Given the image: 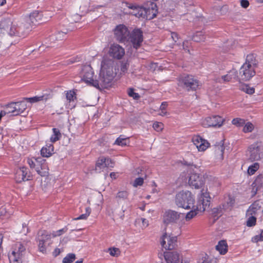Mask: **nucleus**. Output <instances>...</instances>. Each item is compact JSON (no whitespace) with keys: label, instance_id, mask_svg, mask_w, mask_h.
Instances as JSON below:
<instances>
[{"label":"nucleus","instance_id":"nucleus-1","mask_svg":"<svg viewBox=\"0 0 263 263\" xmlns=\"http://www.w3.org/2000/svg\"><path fill=\"white\" fill-rule=\"evenodd\" d=\"M92 68L89 65L83 66L80 73L82 80L88 85L99 89L106 88L116 74L114 61L110 59H103L98 79L94 80Z\"/></svg>","mask_w":263,"mask_h":263},{"label":"nucleus","instance_id":"nucleus-2","mask_svg":"<svg viewBox=\"0 0 263 263\" xmlns=\"http://www.w3.org/2000/svg\"><path fill=\"white\" fill-rule=\"evenodd\" d=\"M258 62L255 56L253 54H250L247 56L245 63L239 69V76L242 81H249L256 74V69L257 67Z\"/></svg>","mask_w":263,"mask_h":263},{"label":"nucleus","instance_id":"nucleus-3","mask_svg":"<svg viewBox=\"0 0 263 263\" xmlns=\"http://www.w3.org/2000/svg\"><path fill=\"white\" fill-rule=\"evenodd\" d=\"M27 254L25 246L21 242L13 244L8 253L10 263H23Z\"/></svg>","mask_w":263,"mask_h":263},{"label":"nucleus","instance_id":"nucleus-4","mask_svg":"<svg viewBox=\"0 0 263 263\" xmlns=\"http://www.w3.org/2000/svg\"><path fill=\"white\" fill-rule=\"evenodd\" d=\"M175 203L178 207L190 210L194 205V196L189 191H181L176 194Z\"/></svg>","mask_w":263,"mask_h":263},{"label":"nucleus","instance_id":"nucleus-5","mask_svg":"<svg viewBox=\"0 0 263 263\" xmlns=\"http://www.w3.org/2000/svg\"><path fill=\"white\" fill-rule=\"evenodd\" d=\"M248 159L251 161H259L263 158V144L256 141L249 146L246 152Z\"/></svg>","mask_w":263,"mask_h":263},{"label":"nucleus","instance_id":"nucleus-6","mask_svg":"<svg viewBox=\"0 0 263 263\" xmlns=\"http://www.w3.org/2000/svg\"><path fill=\"white\" fill-rule=\"evenodd\" d=\"M0 26L4 29L10 26L9 34L11 36H18L21 37L24 35L21 27L18 26L16 22L12 21V18L11 17H10V18L3 20L1 22Z\"/></svg>","mask_w":263,"mask_h":263},{"label":"nucleus","instance_id":"nucleus-7","mask_svg":"<svg viewBox=\"0 0 263 263\" xmlns=\"http://www.w3.org/2000/svg\"><path fill=\"white\" fill-rule=\"evenodd\" d=\"M156 4L151 3V7L147 8H140L138 12H135L133 14L138 17H143L146 20H151L154 18L157 13Z\"/></svg>","mask_w":263,"mask_h":263},{"label":"nucleus","instance_id":"nucleus-8","mask_svg":"<svg viewBox=\"0 0 263 263\" xmlns=\"http://www.w3.org/2000/svg\"><path fill=\"white\" fill-rule=\"evenodd\" d=\"M210 203L211 197L209 193L203 190L201 191L197 204L194 206L196 207L197 210L203 212L210 207Z\"/></svg>","mask_w":263,"mask_h":263},{"label":"nucleus","instance_id":"nucleus-9","mask_svg":"<svg viewBox=\"0 0 263 263\" xmlns=\"http://www.w3.org/2000/svg\"><path fill=\"white\" fill-rule=\"evenodd\" d=\"M235 200L233 197L230 195L224 197L223 201L221 205L218 207L214 208L212 210V212L216 216L221 215L223 211L231 209L234 205Z\"/></svg>","mask_w":263,"mask_h":263},{"label":"nucleus","instance_id":"nucleus-10","mask_svg":"<svg viewBox=\"0 0 263 263\" xmlns=\"http://www.w3.org/2000/svg\"><path fill=\"white\" fill-rule=\"evenodd\" d=\"M52 238L53 237L51 233L44 231L42 233L39 238L38 248L40 252L43 253H46L47 247L52 243Z\"/></svg>","mask_w":263,"mask_h":263},{"label":"nucleus","instance_id":"nucleus-11","mask_svg":"<svg viewBox=\"0 0 263 263\" xmlns=\"http://www.w3.org/2000/svg\"><path fill=\"white\" fill-rule=\"evenodd\" d=\"M177 240L176 236L165 233L161 236L160 242L165 249L173 250L176 246Z\"/></svg>","mask_w":263,"mask_h":263},{"label":"nucleus","instance_id":"nucleus-12","mask_svg":"<svg viewBox=\"0 0 263 263\" xmlns=\"http://www.w3.org/2000/svg\"><path fill=\"white\" fill-rule=\"evenodd\" d=\"M179 85L183 87L187 90H195L198 87L199 83L192 76H186L179 79Z\"/></svg>","mask_w":263,"mask_h":263},{"label":"nucleus","instance_id":"nucleus-13","mask_svg":"<svg viewBox=\"0 0 263 263\" xmlns=\"http://www.w3.org/2000/svg\"><path fill=\"white\" fill-rule=\"evenodd\" d=\"M115 38L119 42L127 41L129 35L128 28L124 25H119L114 30Z\"/></svg>","mask_w":263,"mask_h":263},{"label":"nucleus","instance_id":"nucleus-14","mask_svg":"<svg viewBox=\"0 0 263 263\" xmlns=\"http://www.w3.org/2000/svg\"><path fill=\"white\" fill-rule=\"evenodd\" d=\"M224 121V119L219 116H213L203 119L201 123L205 127L211 126L219 127L222 125Z\"/></svg>","mask_w":263,"mask_h":263},{"label":"nucleus","instance_id":"nucleus-15","mask_svg":"<svg viewBox=\"0 0 263 263\" xmlns=\"http://www.w3.org/2000/svg\"><path fill=\"white\" fill-rule=\"evenodd\" d=\"M127 41L132 43L134 48L138 49L141 45L143 38L142 32L139 29H134L127 39Z\"/></svg>","mask_w":263,"mask_h":263},{"label":"nucleus","instance_id":"nucleus-16","mask_svg":"<svg viewBox=\"0 0 263 263\" xmlns=\"http://www.w3.org/2000/svg\"><path fill=\"white\" fill-rule=\"evenodd\" d=\"M108 53L112 58L120 60L125 54V50L120 45L113 43L110 45L109 48Z\"/></svg>","mask_w":263,"mask_h":263},{"label":"nucleus","instance_id":"nucleus-17","mask_svg":"<svg viewBox=\"0 0 263 263\" xmlns=\"http://www.w3.org/2000/svg\"><path fill=\"white\" fill-rule=\"evenodd\" d=\"M192 142L196 147L198 152H204L210 146L208 140L203 139L199 135H194L192 137Z\"/></svg>","mask_w":263,"mask_h":263},{"label":"nucleus","instance_id":"nucleus-18","mask_svg":"<svg viewBox=\"0 0 263 263\" xmlns=\"http://www.w3.org/2000/svg\"><path fill=\"white\" fill-rule=\"evenodd\" d=\"M189 184L195 189H199L204 184L202 177L194 172H191L189 177Z\"/></svg>","mask_w":263,"mask_h":263},{"label":"nucleus","instance_id":"nucleus-19","mask_svg":"<svg viewBox=\"0 0 263 263\" xmlns=\"http://www.w3.org/2000/svg\"><path fill=\"white\" fill-rule=\"evenodd\" d=\"M180 214L173 211H166L163 216V221L166 224L177 222L180 218Z\"/></svg>","mask_w":263,"mask_h":263},{"label":"nucleus","instance_id":"nucleus-20","mask_svg":"<svg viewBox=\"0 0 263 263\" xmlns=\"http://www.w3.org/2000/svg\"><path fill=\"white\" fill-rule=\"evenodd\" d=\"M114 163L108 158L100 157L96 164V170L99 172L103 171L105 168L112 167Z\"/></svg>","mask_w":263,"mask_h":263},{"label":"nucleus","instance_id":"nucleus-21","mask_svg":"<svg viewBox=\"0 0 263 263\" xmlns=\"http://www.w3.org/2000/svg\"><path fill=\"white\" fill-rule=\"evenodd\" d=\"M35 160L37 162L35 171L37 174L41 176H47L49 170L46 160L41 158H37Z\"/></svg>","mask_w":263,"mask_h":263},{"label":"nucleus","instance_id":"nucleus-22","mask_svg":"<svg viewBox=\"0 0 263 263\" xmlns=\"http://www.w3.org/2000/svg\"><path fill=\"white\" fill-rule=\"evenodd\" d=\"M42 14L38 11H34L29 15L25 16V20L30 26L31 25H35L37 22L41 20Z\"/></svg>","mask_w":263,"mask_h":263},{"label":"nucleus","instance_id":"nucleus-23","mask_svg":"<svg viewBox=\"0 0 263 263\" xmlns=\"http://www.w3.org/2000/svg\"><path fill=\"white\" fill-rule=\"evenodd\" d=\"M28 169L25 167H22L16 171L15 179L17 182L20 183L22 181L30 179V176L27 175Z\"/></svg>","mask_w":263,"mask_h":263},{"label":"nucleus","instance_id":"nucleus-24","mask_svg":"<svg viewBox=\"0 0 263 263\" xmlns=\"http://www.w3.org/2000/svg\"><path fill=\"white\" fill-rule=\"evenodd\" d=\"M164 257L166 263H178L180 260L179 254L174 252H164Z\"/></svg>","mask_w":263,"mask_h":263},{"label":"nucleus","instance_id":"nucleus-25","mask_svg":"<svg viewBox=\"0 0 263 263\" xmlns=\"http://www.w3.org/2000/svg\"><path fill=\"white\" fill-rule=\"evenodd\" d=\"M52 95L51 93H45L41 96H37L31 98H27L25 99L31 103L39 101H47L51 99Z\"/></svg>","mask_w":263,"mask_h":263},{"label":"nucleus","instance_id":"nucleus-26","mask_svg":"<svg viewBox=\"0 0 263 263\" xmlns=\"http://www.w3.org/2000/svg\"><path fill=\"white\" fill-rule=\"evenodd\" d=\"M262 202L259 201H256L252 203L247 211V216L254 215L255 216L258 211L261 209Z\"/></svg>","mask_w":263,"mask_h":263},{"label":"nucleus","instance_id":"nucleus-27","mask_svg":"<svg viewBox=\"0 0 263 263\" xmlns=\"http://www.w3.org/2000/svg\"><path fill=\"white\" fill-rule=\"evenodd\" d=\"M237 77V72L235 69L231 70L228 74L221 76L217 79V81L219 83L228 82L232 79H236Z\"/></svg>","mask_w":263,"mask_h":263},{"label":"nucleus","instance_id":"nucleus-28","mask_svg":"<svg viewBox=\"0 0 263 263\" xmlns=\"http://www.w3.org/2000/svg\"><path fill=\"white\" fill-rule=\"evenodd\" d=\"M66 99L68 101V104L66 105L67 107L69 109H72L75 107L76 96L74 91L69 90L66 93Z\"/></svg>","mask_w":263,"mask_h":263},{"label":"nucleus","instance_id":"nucleus-29","mask_svg":"<svg viewBox=\"0 0 263 263\" xmlns=\"http://www.w3.org/2000/svg\"><path fill=\"white\" fill-rule=\"evenodd\" d=\"M54 151L53 145L51 144H46L41 150V154L43 157H50Z\"/></svg>","mask_w":263,"mask_h":263},{"label":"nucleus","instance_id":"nucleus-30","mask_svg":"<svg viewBox=\"0 0 263 263\" xmlns=\"http://www.w3.org/2000/svg\"><path fill=\"white\" fill-rule=\"evenodd\" d=\"M216 249L220 254H225L228 251V245L226 241L222 240L219 241L216 246Z\"/></svg>","mask_w":263,"mask_h":263},{"label":"nucleus","instance_id":"nucleus-31","mask_svg":"<svg viewBox=\"0 0 263 263\" xmlns=\"http://www.w3.org/2000/svg\"><path fill=\"white\" fill-rule=\"evenodd\" d=\"M14 109L17 110V113L20 115L27 108V104L24 101L14 103Z\"/></svg>","mask_w":263,"mask_h":263},{"label":"nucleus","instance_id":"nucleus-32","mask_svg":"<svg viewBox=\"0 0 263 263\" xmlns=\"http://www.w3.org/2000/svg\"><path fill=\"white\" fill-rule=\"evenodd\" d=\"M239 89L249 95H252L255 92L254 87H250L249 85L245 84H240L239 86Z\"/></svg>","mask_w":263,"mask_h":263},{"label":"nucleus","instance_id":"nucleus-33","mask_svg":"<svg viewBox=\"0 0 263 263\" xmlns=\"http://www.w3.org/2000/svg\"><path fill=\"white\" fill-rule=\"evenodd\" d=\"M196 209V207H195L194 205H193V207L191 208V210L186 214L185 217L186 221H189L191 220L197 215L198 212H200L199 211L197 210Z\"/></svg>","mask_w":263,"mask_h":263},{"label":"nucleus","instance_id":"nucleus-34","mask_svg":"<svg viewBox=\"0 0 263 263\" xmlns=\"http://www.w3.org/2000/svg\"><path fill=\"white\" fill-rule=\"evenodd\" d=\"M148 224L149 223L148 220L144 218H137L135 221V225H139L142 229L147 227Z\"/></svg>","mask_w":263,"mask_h":263},{"label":"nucleus","instance_id":"nucleus-35","mask_svg":"<svg viewBox=\"0 0 263 263\" xmlns=\"http://www.w3.org/2000/svg\"><path fill=\"white\" fill-rule=\"evenodd\" d=\"M53 134L50 137V141L55 142L58 141L61 137V134L58 128H52Z\"/></svg>","mask_w":263,"mask_h":263},{"label":"nucleus","instance_id":"nucleus-36","mask_svg":"<svg viewBox=\"0 0 263 263\" xmlns=\"http://www.w3.org/2000/svg\"><path fill=\"white\" fill-rule=\"evenodd\" d=\"M14 103H12L9 104L5 109V110H3V112L5 113V115L6 114H12L13 115H18L17 113V110L14 109Z\"/></svg>","mask_w":263,"mask_h":263},{"label":"nucleus","instance_id":"nucleus-37","mask_svg":"<svg viewBox=\"0 0 263 263\" xmlns=\"http://www.w3.org/2000/svg\"><path fill=\"white\" fill-rule=\"evenodd\" d=\"M259 164L257 162H255L248 167L247 173L250 176L253 175L259 169Z\"/></svg>","mask_w":263,"mask_h":263},{"label":"nucleus","instance_id":"nucleus-38","mask_svg":"<svg viewBox=\"0 0 263 263\" xmlns=\"http://www.w3.org/2000/svg\"><path fill=\"white\" fill-rule=\"evenodd\" d=\"M255 125L251 122H246L243 126L242 132L245 133H251L253 131Z\"/></svg>","mask_w":263,"mask_h":263},{"label":"nucleus","instance_id":"nucleus-39","mask_svg":"<svg viewBox=\"0 0 263 263\" xmlns=\"http://www.w3.org/2000/svg\"><path fill=\"white\" fill-rule=\"evenodd\" d=\"M245 123V120L240 118H234L232 120V124L237 127H242Z\"/></svg>","mask_w":263,"mask_h":263},{"label":"nucleus","instance_id":"nucleus-40","mask_svg":"<svg viewBox=\"0 0 263 263\" xmlns=\"http://www.w3.org/2000/svg\"><path fill=\"white\" fill-rule=\"evenodd\" d=\"M76 259V255L74 254L70 253L67 255L63 259V263H71L72 262Z\"/></svg>","mask_w":263,"mask_h":263},{"label":"nucleus","instance_id":"nucleus-41","mask_svg":"<svg viewBox=\"0 0 263 263\" xmlns=\"http://www.w3.org/2000/svg\"><path fill=\"white\" fill-rule=\"evenodd\" d=\"M224 148L222 145H218L215 148V153L217 156H219V159L222 160L223 158V152Z\"/></svg>","mask_w":263,"mask_h":263},{"label":"nucleus","instance_id":"nucleus-42","mask_svg":"<svg viewBox=\"0 0 263 263\" xmlns=\"http://www.w3.org/2000/svg\"><path fill=\"white\" fill-rule=\"evenodd\" d=\"M107 252H108L111 256L114 257L119 256L121 253L119 249L117 248H110L108 249Z\"/></svg>","mask_w":263,"mask_h":263},{"label":"nucleus","instance_id":"nucleus-43","mask_svg":"<svg viewBox=\"0 0 263 263\" xmlns=\"http://www.w3.org/2000/svg\"><path fill=\"white\" fill-rule=\"evenodd\" d=\"M204 39V35L201 32H197L192 37V40L196 42L203 41Z\"/></svg>","mask_w":263,"mask_h":263},{"label":"nucleus","instance_id":"nucleus-44","mask_svg":"<svg viewBox=\"0 0 263 263\" xmlns=\"http://www.w3.org/2000/svg\"><path fill=\"white\" fill-rule=\"evenodd\" d=\"M85 210H86L85 213L81 215L79 217L75 218L74 219L76 220H78L87 219L91 213V209L90 208L87 207L86 208Z\"/></svg>","mask_w":263,"mask_h":263},{"label":"nucleus","instance_id":"nucleus-45","mask_svg":"<svg viewBox=\"0 0 263 263\" xmlns=\"http://www.w3.org/2000/svg\"><path fill=\"white\" fill-rule=\"evenodd\" d=\"M144 178L145 177H142L136 178L133 182V186L135 187H137L138 186H142L144 183Z\"/></svg>","mask_w":263,"mask_h":263},{"label":"nucleus","instance_id":"nucleus-46","mask_svg":"<svg viewBox=\"0 0 263 263\" xmlns=\"http://www.w3.org/2000/svg\"><path fill=\"white\" fill-rule=\"evenodd\" d=\"M249 217L247 221V226L250 227L254 226L256 222V217L253 215H249Z\"/></svg>","mask_w":263,"mask_h":263},{"label":"nucleus","instance_id":"nucleus-47","mask_svg":"<svg viewBox=\"0 0 263 263\" xmlns=\"http://www.w3.org/2000/svg\"><path fill=\"white\" fill-rule=\"evenodd\" d=\"M128 140L126 138H122L121 137L118 138L115 142V144L120 146H125L127 145Z\"/></svg>","mask_w":263,"mask_h":263},{"label":"nucleus","instance_id":"nucleus-48","mask_svg":"<svg viewBox=\"0 0 263 263\" xmlns=\"http://www.w3.org/2000/svg\"><path fill=\"white\" fill-rule=\"evenodd\" d=\"M167 103L165 102H163L162 103L160 107V112L159 115L161 116H165L167 114V112L166 111V108L167 107Z\"/></svg>","mask_w":263,"mask_h":263},{"label":"nucleus","instance_id":"nucleus-49","mask_svg":"<svg viewBox=\"0 0 263 263\" xmlns=\"http://www.w3.org/2000/svg\"><path fill=\"white\" fill-rule=\"evenodd\" d=\"M153 127L156 131L159 132L163 129L164 125L161 122H155L153 124Z\"/></svg>","mask_w":263,"mask_h":263},{"label":"nucleus","instance_id":"nucleus-50","mask_svg":"<svg viewBox=\"0 0 263 263\" xmlns=\"http://www.w3.org/2000/svg\"><path fill=\"white\" fill-rule=\"evenodd\" d=\"M66 35V32H59L56 33L54 35L51 37V40H54L55 38L57 40H62Z\"/></svg>","mask_w":263,"mask_h":263},{"label":"nucleus","instance_id":"nucleus-51","mask_svg":"<svg viewBox=\"0 0 263 263\" xmlns=\"http://www.w3.org/2000/svg\"><path fill=\"white\" fill-rule=\"evenodd\" d=\"M36 159H37V158H28L27 159V163L29 164L31 168H34L35 169V167L37 165V162L35 160Z\"/></svg>","mask_w":263,"mask_h":263},{"label":"nucleus","instance_id":"nucleus-52","mask_svg":"<svg viewBox=\"0 0 263 263\" xmlns=\"http://www.w3.org/2000/svg\"><path fill=\"white\" fill-rule=\"evenodd\" d=\"M128 196V193L126 191H119L117 195V197L122 199H126Z\"/></svg>","mask_w":263,"mask_h":263},{"label":"nucleus","instance_id":"nucleus-53","mask_svg":"<svg viewBox=\"0 0 263 263\" xmlns=\"http://www.w3.org/2000/svg\"><path fill=\"white\" fill-rule=\"evenodd\" d=\"M66 231V230L65 229H62L56 231H53L51 232V234L52 235V237H55L57 236H59L63 234L64 233H65Z\"/></svg>","mask_w":263,"mask_h":263},{"label":"nucleus","instance_id":"nucleus-54","mask_svg":"<svg viewBox=\"0 0 263 263\" xmlns=\"http://www.w3.org/2000/svg\"><path fill=\"white\" fill-rule=\"evenodd\" d=\"M128 94L130 97H133L135 99H137L140 97L139 94L135 92L132 89L129 90Z\"/></svg>","mask_w":263,"mask_h":263},{"label":"nucleus","instance_id":"nucleus-55","mask_svg":"<svg viewBox=\"0 0 263 263\" xmlns=\"http://www.w3.org/2000/svg\"><path fill=\"white\" fill-rule=\"evenodd\" d=\"M262 180V177L261 176H258L254 182L253 183V185L254 187H256V190L257 191L258 189L259 188V186L258 185V184L260 183V182Z\"/></svg>","mask_w":263,"mask_h":263},{"label":"nucleus","instance_id":"nucleus-56","mask_svg":"<svg viewBox=\"0 0 263 263\" xmlns=\"http://www.w3.org/2000/svg\"><path fill=\"white\" fill-rule=\"evenodd\" d=\"M128 68V64L127 63H122L121 66V70L123 72H125Z\"/></svg>","mask_w":263,"mask_h":263},{"label":"nucleus","instance_id":"nucleus-57","mask_svg":"<svg viewBox=\"0 0 263 263\" xmlns=\"http://www.w3.org/2000/svg\"><path fill=\"white\" fill-rule=\"evenodd\" d=\"M152 186L153 187L152 190V193H158L160 192V190L157 188V186L155 182H153Z\"/></svg>","mask_w":263,"mask_h":263},{"label":"nucleus","instance_id":"nucleus-58","mask_svg":"<svg viewBox=\"0 0 263 263\" xmlns=\"http://www.w3.org/2000/svg\"><path fill=\"white\" fill-rule=\"evenodd\" d=\"M240 4L242 7L247 8L249 5V2L247 0H241Z\"/></svg>","mask_w":263,"mask_h":263},{"label":"nucleus","instance_id":"nucleus-59","mask_svg":"<svg viewBox=\"0 0 263 263\" xmlns=\"http://www.w3.org/2000/svg\"><path fill=\"white\" fill-rule=\"evenodd\" d=\"M252 240L254 242H257L259 241H261L260 235H256L252 238Z\"/></svg>","mask_w":263,"mask_h":263},{"label":"nucleus","instance_id":"nucleus-60","mask_svg":"<svg viewBox=\"0 0 263 263\" xmlns=\"http://www.w3.org/2000/svg\"><path fill=\"white\" fill-rule=\"evenodd\" d=\"M61 253L60 250L59 248H56L53 252V255L54 256H57Z\"/></svg>","mask_w":263,"mask_h":263},{"label":"nucleus","instance_id":"nucleus-61","mask_svg":"<svg viewBox=\"0 0 263 263\" xmlns=\"http://www.w3.org/2000/svg\"><path fill=\"white\" fill-rule=\"evenodd\" d=\"M171 36L173 39V40L175 41V42H176L177 41V39H178V34L175 33V32H172L171 33Z\"/></svg>","mask_w":263,"mask_h":263},{"label":"nucleus","instance_id":"nucleus-62","mask_svg":"<svg viewBox=\"0 0 263 263\" xmlns=\"http://www.w3.org/2000/svg\"><path fill=\"white\" fill-rule=\"evenodd\" d=\"M81 18V16L78 14H75L73 16V21L75 22L78 21Z\"/></svg>","mask_w":263,"mask_h":263},{"label":"nucleus","instance_id":"nucleus-63","mask_svg":"<svg viewBox=\"0 0 263 263\" xmlns=\"http://www.w3.org/2000/svg\"><path fill=\"white\" fill-rule=\"evenodd\" d=\"M110 176L112 179H116L118 177V175L116 173L112 172L110 174Z\"/></svg>","mask_w":263,"mask_h":263},{"label":"nucleus","instance_id":"nucleus-64","mask_svg":"<svg viewBox=\"0 0 263 263\" xmlns=\"http://www.w3.org/2000/svg\"><path fill=\"white\" fill-rule=\"evenodd\" d=\"M128 7L130 8V9H134V10L137 11V12H138V9L139 8H137L136 6L133 5H129V6H128Z\"/></svg>","mask_w":263,"mask_h":263}]
</instances>
